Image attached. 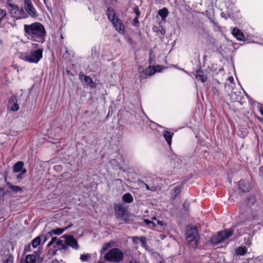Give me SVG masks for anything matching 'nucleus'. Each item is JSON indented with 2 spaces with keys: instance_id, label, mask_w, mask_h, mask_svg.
Wrapping results in <instances>:
<instances>
[{
  "instance_id": "nucleus-1",
  "label": "nucleus",
  "mask_w": 263,
  "mask_h": 263,
  "mask_svg": "<svg viewBox=\"0 0 263 263\" xmlns=\"http://www.w3.org/2000/svg\"><path fill=\"white\" fill-rule=\"evenodd\" d=\"M25 35L32 41L43 43L45 41L46 31L44 26L40 23L24 25Z\"/></svg>"
},
{
  "instance_id": "nucleus-2",
  "label": "nucleus",
  "mask_w": 263,
  "mask_h": 263,
  "mask_svg": "<svg viewBox=\"0 0 263 263\" xmlns=\"http://www.w3.org/2000/svg\"><path fill=\"white\" fill-rule=\"evenodd\" d=\"M43 51L42 49L37 48L36 50L22 53L21 58L30 63H37L42 58Z\"/></svg>"
},
{
  "instance_id": "nucleus-3",
  "label": "nucleus",
  "mask_w": 263,
  "mask_h": 263,
  "mask_svg": "<svg viewBox=\"0 0 263 263\" xmlns=\"http://www.w3.org/2000/svg\"><path fill=\"white\" fill-rule=\"evenodd\" d=\"M186 239L190 247L196 248L199 239V236L196 228L188 227L186 232Z\"/></svg>"
},
{
  "instance_id": "nucleus-4",
  "label": "nucleus",
  "mask_w": 263,
  "mask_h": 263,
  "mask_svg": "<svg viewBox=\"0 0 263 263\" xmlns=\"http://www.w3.org/2000/svg\"><path fill=\"white\" fill-rule=\"evenodd\" d=\"M123 257V253L122 251L118 248L110 249L104 255L105 260L113 262H120L122 260Z\"/></svg>"
},
{
  "instance_id": "nucleus-5",
  "label": "nucleus",
  "mask_w": 263,
  "mask_h": 263,
  "mask_svg": "<svg viewBox=\"0 0 263 263\" xmlns=\"http://www.w3.org/2000/svg\"><path fill=\"white\" fill-rule=\"evenodd\" d=\"M7 6L12 17L16 19H22L27 17V14L23 8L20 9L17 6L8 2Z\"/></svg>"
},
{
  "instance_id": "nucleus-6",
  "label": "nucleus",
  "mask_w": 263,
  "mask_h": 263,
  "mask_svg": "<svg viewBox=\"0 0 263 263\" xmlns=\"http://www.w3.org/2000/svg\"><path fill=\"white\" fill-rule=\"evenodd\" d=\"M233 232V230L231 229L219 232L217 235L211 237V242L215 245L221 243L231 237Z\"/></svg>"
},
{
  "instance_id": "nucleus-7",
  "label": "nucleus",
  "mask_w": 263,
  "mask_h": 263,
  "mask_svg": "<svg viewBox=\"0 0 263 263\" xmlns=\"http://www.w3.org/2000/svg\"><path fill=\"white\" fill-rule=\"evenodd\" d=\"M53 245L54 250H50V253L52 254H55V253L58 250H66L68 249L67 246L64 243L63 240L61 239L57 240L56 237H52L51 240L48 244V247H50Z\"/></svg>"
},
{
  "instance_id": "nucleus-8",
  "label": "nucleus",
  "mask_w": 263,
  "mask_h": 263,
  "mask_svg": "<svg viewBox=\"0 0 263 263\" xmlns=\"http://www.w3.org/2000/svg\"><path fill=\"white\" fill-rule=\"evenodd\" d=\"M24 8L25 9L27 16L29 15L31 17L35 18L37 16V11L32 4L31 0H23Z\"/></svg>"
},
{
  "instance_id": "nucleus-9",
  "label": "nucleus",
  "mask_w": 263,
  "mask_h": 263,
  "mask_svg": "<svg viewBox=\"0 0 263 263\" xmlns=\"http://www.w3.org/2000/svg\"><path fill=\"white\" fill-rule=\"evenodd\" d=\"M62 237L65 239V244L66 246H69L76 250L79 249L78 241L72 236L64 235L62 236Z\"/></svg>"
},
{
  "instance_id": "nucleus-10",
  "label": "nucleus",
  "mask_w": 263,
  "mask_h": 263,
  "mask_svg": "<svg viewBox=\"0 0 263 263\" xmlns=\"http://www.w3.org/2000/svg\"><path fill=\"white\" fill-rule=\"evenodd\" d=\"M114 209L115 215L117 218H122L124 216L126 210L122 204H115Z\"/></svg>"
},
{
  "instance_id": "nucleus-11",
  "label": "nucleus",
  "mask_w": 263,
  "mask_h": 263,
  "mask_svg": "<svg viewBox=\"0 0 263 263\" xmlns=\"http://www.w3.org/2000/svg\"><path fill=\"white\" fill-rule=\"evenodd\" d=\"M112 24L116 30L121 34L124 33V26L118 18H116V21H114Z\"/></svg>"
},
{
  "instance_id": "nucleus-12",
  "label": "nucleus",
  "mask_w": 263,
  "mask_h": 263,
  "mask_svg": "<svg viewBox=\"0 0 263 263\" xmlns=\"http://www.w3.org/2000/svg\"><path fill=\"white\" fill-rule=\"evenodd\" d=\"M232 33L238 40H243L245 37L244 35L238 28L235 27L233 28Z\"/></svg>"
},
{
  "instance_id": "nucleus-13",
  "label": "nucleus",
  "mask_w": 263,
  "mask_h": 263,
  "mask_svg": "<svg viewBox=\"0 0 263 263\" xmlns=\"http://www.w3.org/2000/svg\"><path fill=\"white\" fill-rule=\"evenodd\" d=\"M41 243V237L37 236L36 238H35L31 242V243L28 246L25 248L26 251H29L30 250L31 246H32L33 248H36Z\"/></svg>"
},
{
  "instance_id": "nucleus-14",
  "label": "nucleus",
  "mask_w": 263,
  "mask_h": 263,
  "mask_svg": "<svg viewBox=\"0 0 263 263\" xmlns=\"http://www.w3.org/2000/svg\"><path fill=\"white\" fill-rule=\"evenodd\" d=\"M79 78L81 80H83L87 84L89 85L91 87H94L95 86V83L89 77L85 76L83 73H80Z\"/></svg>"
},
{
  "instance_id": "nucleus-15",
  "label": "nucleus",
  "mask_w": 263,
  "mask_h": 263,
  "mask_svg": "<svg viewBox=\"0 0 263 263\" xmlns=\"http://www.w3.org/2000/svg\"><path fill=\"white\" fill-rule=\"evenodd\" d=\"M36 259V255L33 254H29L26 256L25 259H21V263H34Z\"/></svg>"
},
{
  "instance_id": "nucleus-16",
  "label": "nucleus",
  "mask_w": 263,
  "mask_h": 263,
  "mask_svg": "<svg viewBox=\"0 0 263 263\" xmlns=\"http://www.w3.org/2000/svg\"><path fill=\"white\" fill-rule=\"evenodd\" d=\"M163 135L167 143L168 144V145H170L171 144L173 133L169 131L164 130L163 132Z\"/></svg>"
},
{
  "instance_id": "nucleus-17",
  "label": "nucleus",
  "mask_w": 263,
  "mask_h": 263,
  "mask_svg": "<svg viewBox=\"0 0 263 263\" xmlns=\"http://www.w3.org/2000/svg\"><path fill=\"white\" fill-rule=\"evenodd\" d=\"M107 15L108 18L112 23L116 21V18H118L115 15V11L111 8H108L107 11Z\"/></svg>"
},
{
  "instance_id": "nucleus-18",
  "label": "nucleus",
  "mask_w": 263,
  "mask_h": 263,
  "mask_svg": "<svg viewBox=\"0 0 263 263\" xmlns=\"http://www.w3.org/2000/svg\"><path fill=\"white\" fill-rule=\"evenodd\" d=\"M196 79L198 81H200L201 82H204L207 80V77L203 74L202 72L198 71L197 72L196 75Z\"/></svg>"
},
{
  "instance_id": "nucleus-19",
  "label": "nucleus",
  "mask_w": 263,
  "mask_h": 263,
  "mask_svg": "<svg viewBox=\"0 0 263 263\" xmlns=\"http://www.w3.org/2000/svg\"><path fill=\"white\" fill-rule=\"evenodd\" d=\"M7 184L11 190V191L14 193L21 192L22 191V188L18 186H15L11 184L10 182H7Z\"/></svg>"
},
{
  "instance_id": "nucleus-20",
  "label": "nucleus",
  "mask_w": 263,
  "mask_h": 263,
  "mask_svg": "<svg viewBox=\"0 0 263 263\" xmlns=\"http://www.w3.org/2000/svg\"><path fill=\"white\" fill-rule=\"evenodd\" d=\"M122 200L126 203H132L133 200V197L130 193H126L122 197Z\"/></svg>"
},
{
  "instance_id": "nucleus-21",
  "label": "nucleus",
  "mask_w": 263,
  "mask_h": 263,
  "mask_svg": "<svg viewBox=\"0 0 263 263\" xmlns=\"http://www.w3.org/2000/svg\"><path fill=\"white\" fill-rule=\"evenodd\" d=\"M68 228V227L53 229L49 232V234L50 235L52 234L59 235L62 234Z\"/></svg>"
},
{
  "instance_id": "nucleus-22",
  "label": "nucleus",
  "mask_w": 263,
  "mask_h": 263,
  "mask_svg": "<svg viewBox=\"0 0 263 263\" xmlns=\"http://www.w3.org/2000/svg\"><path fill=\"white\" fill-rule=\"evenodd\" d=\"M24 163L22 161H18L14 166L13 170L14 172L17 173L20 172H22V170L24 169L23 168Z\"/></svg>"
},
{
  "instance_id": "nucleus-23",
  "label": "nucleus",
  "mask_w": 263,
  "mask_h": 263,
  "mask_svg": "<svg viewBox=\"0 0 263 263\" xmlns=\"http://www.w3.org/2000/svg\"><path fill=\"white\" fill-rule=\"evenodd\" d=\"M156 71H157V70L155 67L149 66L146 69L145 74L146 76H152L154 74Z\"/></svg>"
},
{
  "instance_id": "nucleus-24",
  "label": "nucleus",
  "mask_w": 263,
  "mask_h": 263,
  "mask_svg": "<svg viewBox=\"0 0 263 263\" xmlns=\"http://www.w3.org/2000/svg\"><path fill=\"white\" fill-rule=\"evenodd\" d=\"M181 189L179 186H176L172 192V197L175 199L177 196L179 194Z\"/></svg>"
},
{
  "instance_id": "nucleus-25",
  "label": "nucleus",
  "mask_w": 263,
  "mask_h": 263,
  "mask_svg": "<svg viewBox=\"0 0 263 263\" xmlns=\"http://www.w3.org/2000/svg\"><path fill=\"white\" fill-rule=\"evenodd\" d=\"M152 224L153 226H160L163 227L165 225V223L162 221H160L159 220H157L155 217L152 218Z\"/></svg>"
},
{
  "instance_id": "nucleus-26",
  "label": "nucleus",
  "mask_w": 263,
  "mask_h": 263,
  "mask_svg": "<svg viewBox=\"0 0 263 263\" xmlns=\"http://www.w3.org/2000/svg\"><path fill=\"white\" fill-rule=\"evenodd\" d=\"M247 249L246 247H239L236 250V253L239 255H243L247 253Z\"/></svg>"
},
{
  "instance_id": "nucleus-27",
  "label": "nucleus",
  "mask_w": 263,
  "mask_h": 263,
  "mask_svg": "<svg viewBox=\"0 0 263 263\" xmlns=\"http://www.w3.org/2000/svg\"><path fill=\"white\" fill-rule=\"evenodd\" d=\"M159 15L162 18H165L168 15L167 10L165 8L160 9L158 12Z\"/></svg>"
},
{
  "instance_id": "nucleus-28",
  "label": "nucleus",
  "mask_w": 263,
  "mask_h": 263,
  "mask_svg": "<svg viewBox=\"0 0 263 263\" xmlns=\"http://www.w3.org/2000/svg\"><path fill=\"white\" fill-rule=\"evenodd\" d=\"M9 107L13 111H16L19 108L18 104L14 100H13L12 102H10Z\"/></svg>"
},
{
  "instance_id": "nucleus-29",
  "label": "nucleus",
  "mask_w": 263,
  "mask_h": 263,
  "mask_svg": "<svg viewBox=\"0 0 263 263\" xmlns=\"http://www.w3.org/2000/svg\"><path fill=\"white\" fill-rule=\"evenodd\" d=\"M112 246V245L110 242H108L105 244H104L101 250V253L103 254V252L106 251L107 250L111 248Z\"/></svg>"
},
{
  "instance_id": "nucleus-30",
  "label": "nucleus",
  "mask_w": 263,
  "mask_h": 263,
  "mask_svg": "<svg viewBox=\"0 0 263 263\" xmlns=\"http://www.w3.org/2000/svg\"><path fill=\"white\" fill-rule=\"evenodd\" d=\"M91 255L90 254H82L80 256V259L82 261H87L90 259Z\"/></svg>"
},
{
  "instance_id": "nucleus-31",
  "label": "nucleus",
  "mask_w": 263,
  "mask_h": 263,
  "mask_svg": "<svg viewBox=\"0 0 263 263\" xmlns=\"http://www.w3.org/2000/svg\"><path fill=\"white\" fill-rule=\"evenodd\" d=\"M3 263H14V258L11 255H9L3 261Z\"/></svg>"
},
{
  "instance_id": "nucleus-32",
  "label": "nucleus",
  "mask_w": 263,
  "mask_h": 263,
  "mask_svg": "<svg viewBox=\"0 0 263 263\" xmlns=\"http://www.w3.org/2000/svg\"><path fill=\"white\" fill-rule=\"evenodd\" d=\"M7 13L5 10L0 9V22L5 18Z\"/></svg>"
},
{
  "instance_id": "nucleus-33",
  "label": "nucleus",
  "mask_w": 263,
  "mask_h": 263,
  "mask_svg": "<svg viewBox=\"0 0 263 263\" xmlns=\"http://www.w3.org/2000/svg\"><path fill=\"white\" fill-rule=\"evenodd\" d=\"M26 172V170L25 168L22 170V172H20V173L16 175V178L18 179H21L24 174H25Z\"/></svg>"
},
{
  "instance_id": "nucleus-34",
  "label": "nucleus",
  "mask_w": 263,
  "mask_h": 263,
  "mask_svg": "<svg viewBox=\"0 0 263 263\" xmlns=\"http://www.w3.org/2000/svg\"><path fill=\"white\" fill-rule=\"evenodd\" d=\"M143 184L144 186H145V188L147 190L152 191H155L156 190V187L155 186H152L151 187H149L147 184L143 182Z\"/></svg>"
},
{
  "instance_id": "nucleus-35",
  "label": "nucleus",
  "mask_w": 263,
  "mask_h": 263,
  "mask_svg": "<svg viewBox=\"0 0 263 263\" xmlns=\"http://www.w3.org/2000/svg\"><path fill=\"white\" fill-rule=\"evenodd\" d=\"M139 241L141 243L142 247H144L145 246L146 238L144 237H139Z\"/></svg>"
},
{
  "instance_id": "nucleus-36",
  "label": "nucleus",
  "mask_w": 263,
  "mask_h": 263,
  "mask_svg": "<svg viewBox=\"0 0 263 263\" xmlns=\"http://www.w3.org/2000/svg\"><path fill=\"white\" fill-rule=\"evenodd\" d=\"M136 17L134 18V21H133V25H134L135 26H138V23H139V22H138V15H139V13L138 12H136Z\"/></svg>"
},
{
  "instance_id": "nucleus-37",
  "label": "nucleus",
  "mask_w": 263,
  "mask_h": 263,
  "mask_svg": "<svg viewBox=\"0 0 263 263\" xmlns=\"http://www.w3.org/2000/svg\"><path fill=\"white\" fill-rule=\"evenodd\" d=\"M132 239L133 242L137 243L138 242V240H139V237L137 236L133 237Z\"/></svg>"
},
{
  "instance_id": "nucleus-38",
  "label": "nucleus",
  "mask_w": 263,
  "mask_h": 263,
  "mask_svg": "<svg viewBox=\"0 0 263 263\" xmlns=\"http://www.w3.org/2000/svg\"><path fill=\"white\" fill-rule=\"evenodd\" d=\"M144 221L146 224H149L152 223V221H151L148 220V219H145Z\"/></svg>"
},
{
  "instance_id": "nucleus-39",
  "label": "nucleus",
  "mask_w": 263,
  "mask_h": 263,
  "mask_svg": "<svg viewBox=\"0 0 263 263\" xmlns=\"http://www.w3.org/2000/svg\"><path fill=\"white\" fill-rule=\"evenodd\" d=\"M229 81L230 83H233L234 82V78L232 77H230L228 78Z\"/></svg>"
},
{
  "instance_id": "nucleus-40",
  "label": "nucleus",
  "mask_w": 263,
  "mask_h": 263,
  "mask_svg": "<svg viewBox=\"0 0 263 263\" xmlns=\"http://www.w3.org/2000/svg\"><path fill=\"white\" fill-rule=\"evenodd\" d=\"M51 263H62V261H58L57 260H52Z\"/></svg>"
},
{
  "instance_id": "nucleus-41",
  "label": "nucleus",
  "mask_w": 263,
  "mask_h": 263,
  "mask_svg": "<svg viewBox=\"0 0 263 263\" xmlns=\"http://www.w3.org/2000/svg\"><path fill=\"white\" fill-rule=\"evenodd\" d=\"M259 110L260 114L263 115V106L260 108Z\"/></svg>"
},
{
  "instance_id": "nucleus-42",
  "label": "nucleus",
  "mask_w": 263,
  "mask_h": 263,
  "mask_svg": "<svg viewBox=\"0 0 263 263\" xmlns=\"http://www.w3.org/2000/svg\"><path fill=\"white\" fill-rule=\"evenodd\" d=\"M32 45L33 46H35V47H34V48H37V46H38V44H32Z\"/></svg>"
},
{
  "instance_id": "nucleus-43",
  "label": "nucleus",
  "mask_w": 263,
  "mask_h": 263,
  "mask_svg": "<svg viewBox=\"0 0 263 263\" xmlns=\"http://www.w3.org/2000/svg\"><path fill=\"white\" fill-rule=\"evenodd\" d=\"M47 237L45 236L44 237V242H45L47 240Z\"/></svg>"
},
{
  "instance_id": "nucleus-44",
  "label": "nucleus",
  "mask_w": 263,
  "mask_h": 263,
  "mask_svg": "<svg viewBox=\"0 0 263 263\" xmlns=\"http://www.w3.org/2000/svg\"><path fill=\"white\" fill-rule=\"evenodd\" d=\"M98 263H103V262H98Z\"/></svg>"
}]
</instances>
